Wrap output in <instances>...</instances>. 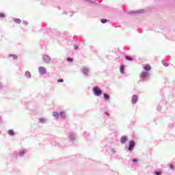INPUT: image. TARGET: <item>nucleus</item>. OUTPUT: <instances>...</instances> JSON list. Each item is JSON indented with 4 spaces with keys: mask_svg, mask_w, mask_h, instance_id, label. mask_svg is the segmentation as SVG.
Masks as SVG:
<instances>
[{
    "mask_svg": "<svg viewBox=\"0 0 175 175\" xmlns=\"http://www.w3.org/2000/svg\"><path fill=\"white\" fill-rule=\"evenodd\" d=\"M93 92L96 96H100L102 95V90L96 86L93 88Z\"/></svg>",
    "mask_w": 175,
    "mask_h": 175,
    "instance_id": "nucleus-1",
    "label": "nucleus"
},
{
    "mask_svg": "<svg viewBox=\"0 0 175 175\" xmlns=\"http://www.w3.org/2000/svg\"><path fill=\"white\" fill-rule=\"evenodd\" d=\"M42 61L45 64H49L51 61V58L50 57V56H49L47 55H44L42 56Z\"/></svg>",
    "mask_w": 175,
    "mask_h": 175,
    "instance_id": "nucleus-2",
    "label": "nucleus"
},
{
    "mask_svg": "<svg viewBox=\"0 0 175 175\" xmlns=\"http://www.w3.org/2000/svg\"><path fill=\"white\" fill-rule=\"evenodd\" d=\"M8 59H10V61H16L17 60V59L18 58V57L17 56V55H14V54H10L8 56Z\"/></svg>",
    "mask_w": 175,
    "mask_h": 175,
    "instance_id": "nucleus-3",
    "label": "nucleus"
},
{
    "mask_svg": "<svg viewBox=\"0 0 175 175\" xmlns=\"http://www.w3.org/2000/svg\"><path fill=\"white\" fill-rule=\"evenodd\" d=\"M129 150L133 151L135 148V141H130L129 144Z\"/></svg>",
    "mask_w": 175,
    "mask_h": 175,
    "instance_id": "nucleus-4",
    "label": "nucleus"
},
{
    "mask_svg": "<svg viewBox=\"0 0 175 175\" xmlns=\"http://www.w3.org/2000/svg\"><path fill=\"white\" fill-rule=\"evenodd\" d=\"M126 142H128V137L126 136H122L121 137V143L122 144H125V143H126Z\"/></svg>",
    "mask_w": 175,
    "mask_h": 175,
    "instance_id": "nucleus-5",
    "label": "nucleus"
},
{
    "mask_svg": "<svg viewBox=\"0 0 175 175\" xmlns=\"http://www.w3.org/2000/svg\"><path fill=\"white\" fill-rule=\"evenodd\" d=\"M39 72L41 73V75H44L46 73V68L44 67H40Z\"/></svg>",
    "mask_w": 175,
    "mask_h": 175,
    "instance_id": "nucleus-6",
    "label": "nucleus"
},
{
    "mask_svg": "<svg viewBox=\"0 0 175 175\" xmlns=\"http://www.w3.org/2000/svg\"><path fill=\"white\" fill-rule=\"evenodd\" d=\"M136 102H137V96L134 95L133 96L132 103H136Z\"/></svg>",
    "mask_w": 175,
    "mask_h": 175,
    "instance_id": "nucleus-7",
    "label": "nucleus"
},
{
    "mask_svg": "<svg viewBox=\"0 0 175 175\" xmlns=\"http://www.w3.org/2000/svg\"><path fill=\"white\" fill-rule=\"evenodd\" d=\"M53 117H55V118L58 119L59 117V113H58V112L55 111L53 113Z\"/></svg>",
    "mask_w": 175,
    "mask_h": 175,
    "instance_id": "nucleus-8",
    "label": "nucleus"
},
{
    "mask_svg": "<svg viewBox=\"0 0 175 175\" xmlns=\"http://www.w3.org/2000/svg\"><path fill=\"white\" fill-rule=\"evenodd\" d=\"M125 59H126V61H133L134 59L132 57L128 55L125 56Z\"/></svg>",
    "mask_w": 175,
    "mask_h": 175,
    "instance_id": "nucleus-9",
    "label": "nucleus"
},
{
    "mask_svg": "<svg viewBox=\"0 0 175 175\" xmlns=\"http://www.w3.org/2000/svg\"><path fill=\"white\" fill-rule=\"evenodd\" d=\"M147 76H148V73H147V72H142L141 74V77H142V79L147 77Z\"/></svg>",
    "mask_w": 175,
    "mask_h": 175,
    "instance_id": "nucleus-10",
    "label": "nucleus"
},
{
    "mask_svg": "<svg viewBox=\"0 0 175 175\" xmlns=\"http://www.w3.org/2000/svg\"><path fill=\"white\" fill-rule=\"evenodd\" d=\"M14 21L16 24H21V20L20 18H16Z\"/></svg>",
    "mask_w": 175,
    "mask_h": 175,
    "instance_id": "nucleus-11",
    "label": "nucleus"
},
{
    "mask_svg": "<svg viewBox=\"0 0 175 175\" xmlns=\"http://www.w3.org/2000/svg\"><path fill=\"white\" fill-rule=\"evenodd\" d=\"M59 114H60L61 117H62L63 118H65L66 117V113L64 111L60 112Z\"/></svg>",
    "mask_w": 175,
    "mask_h": 175,
    "instance_id": "nucleus-12",
    "label": "nucleus"
},
{
    "mask_svg": "<svg viewBox=\"0 0 175 175\" xmlns=\"http://www.w3.org/2000/svg\"><path fill=\"white\" fill-rule=\"evenodd\" d=\"M8 134L10 135V136H14V131L13 130H9L8 131Z\"/></svg>",
    "mask_w": 175,
    "mask_h": 175,
    "instance_id": "nucleus-13",
    "label": "nucleus"
},
{
    "mask_svg": "<svg viewBox=\"0 0 175 175\" xmlns=\"http://www.w3.org/2000/svg\"><path fill=\"white\" fill-rule=\"evenodd\" d=\"M6 17V14L0 12V18H5Z\"/></svg>",
    "mask_w": 175,
    "mask_h": 175,
    "instance_id": "nucleus-14",
    "label": "nucleus"
},
{
    "mask_svg": "<svg viewBox=\"0 0 175 175\" xmlns=\"http://www.w3.org/2000/svg\"><path fill=\"white\" fill-rule=\"evenodd\" d=\"M100 21L102 24H106V23H107V19H101Z\"/></svg>",
    "mask_w": 175,
    "mask_h": 175,
    "instance_id": "nucleus-15",
    "label": "nucleus"
},
{
    "mask_svg": "<svg viewBox=\"0 0 175 175\" xmlns=\"http://www.w3.org/2000/svg\"><path fill=\"white\" fill-rule=\"evenodd\" d=\"M162 64L163 66H169V64L166 63L165 61H162Z\"/></svg>",
    "mask_w": 175,
    "mask_h": 175,
    "instance_id": "nucleus-16",
    "label": "nucleus"
},
{
    "mask_svg": "<svg viewBox=\"0 0 175 175\" xmlns=\"http://www.w3.org/2000/svg\"><path fill=\"white\" fill-rule=\"evenodd\" d=\"M104 98L105 99H110V96H109V94H104Z\"/></svg>",
    "mask_w": 175,
    "mask_h": 175,
    "instance_id": "nucleus-17",
    "label": "nucleus"
},
{
    "mask_svg": "<svg viewBox=\"0 0 175 175\" xmlns=\"http://www.w3.org/2000/svg\"><path fill=\"white\" fill-rule=\"evenodd\" d=\"M66 60L68 62H73V59H72V57H68L66 59Z\"/></svg>",
    "mask_w": 175,
    "mask_h": 175,
    "instance_id": "nucleus-18",
    "label": "nucleus"
},
{
    "mask_svg": "<svg viewBox=\"0 0 175 175\" xmlns=\"http://www.w3.org/2000/svg\"><path fill=\"white\" fill-rule=\"evenodd\" d=\"M25 76H27V77H31V73L29 72H26Z\"/></svg>",
    "mask_w": 175,
    "mask_h": 175,
    "instance_id": "nucleus-19",
    "label": "nucleus"
},
{
    "mask_svg": "<svg viewBox=\"0 0 175 175\" xmlns=\"http://www.w3.org/2000/svg\"><path fill=\"white\" fill-rule=\"evenodd\" d=\"M151 69L150 66H145L144 67V70H150Z\"/></svg>",
    "mask_w": 175,
    "mask_h": 175,
    "instance_id": "nucleus-20",
    "label": "nucleus"
},
{
    "mask_svg": "<svg viewBox=\"0 0 175 175\" xmlns=\"http://www.w3.org/2000/svg\"><path fill=\"white\" fill-rule=\"evenodd\" d=\"M144 12V10H140L136 11V12H134V13H143Z\"/></svg>",
    "mask_w": 175,
    "mask_h": 175,
    "instance_id": "nucleus-21",
    "label": "nucleus"
},
{
    "mask_svg": "<svg viewBox=\"0 0 175 175\" xmlns=\"http://www.w3.org/2000/svg\"><path fill=\"white\" fill-rule=\"evenodd\" d=\"M124 67H122V66L120 67V72L121 73H124Z\"/></svg>",
    "mask_w": 175,
    "mask_h": 175,
    "instance_id": "nucleus-22",
    "label": "nucleus"
},
{
    "mask_svg": "<svg viewBox=\"0 0 175 175\" xmlns=\"http://www.w3.org/2000/svg\"><path fill=\"white\" fill-rule=\"evenodd\" d=\"M23 24H24V25H28V22H27V21H23Z\"/></svg>",
    "mask_w": 175,
    "mask_h": 175,
    "instance_id": "nucleus-23",
    "label": "nucleus"
},
{
    "mask_svg": "<svg viewBox=\"0 0 175 175\" xmlns=\"http://www.w3.org/2000/svg\"><path fill=\"white\" fill-rule=\"evenodd\" d=\"M57 83H64V79H58Z\"/></svg>",
    "mask_w": 175,
    "mask_h": 175,
    "instance_id": "nucleus-24",
    "label": "nucleus"
},
{
    "mask_svg": "<svg viewBox=\"0 0 175 175\" xmlns=\"http://www.w3.org/2000/svg\"><path fill=\"white\" fill-rule=\"evenodd\" d=\"M133 162H134V163H137V159H133Z\"/></svg>",
    "mask_w": 175,
    "mask_h": 175,
    "instance_id": "nucleus-25",
    "label": "nucleus"
},
{
    "mask_svg": "<svg viewBox=\"0 0 175 175\" xmlns=\"http://www.w3.org/2000/svg\"><path fill=\"white\" fill-rule=\"evenodd\" d=\"M79 49V46L77 45H75L74 50H77Z\"/></svg>",
    "mask_w": 175,
    "mask_h": 175,
    "instance_id": "nucleus-26",
    "label": "nucleus"
},
{
    "mask_svg": "<svg viewBox=\"0 0 175 175\" xmlns=\"http://www.w3.org/2000/svg\"><path fill=\"white\" fill-rule=\"evenodd\" d=\"M86 2H89L90 3H92V0H85Z\"/></svg>",
    "mask_w": 175,
    "mask_h": 175,
    "instance_id": "nucleus-27",
    "label": "nucleus"
},
{
    "mask_svg": "<svg viewBox=\"0 0 175 175\" xmlns=\"http://www.w3.org/2000/svg\"><path fill=\"white\" fill-rule=\"evenodd\" d=\"M40 122H44V119L43 118L40 119Z\"/></svg>",
    "mask_w": 175,
    "mask_h": 175,
    "instance_id": "nucleus-28",
    "label": "nucleus"
},
{
    "mask_svg": "<svg viewBox=\"0 0 175 175\" xmlns=\"http://www.w3.org/2000/svg\"><path fill=\"white\" fill-rule=\"evenodd\" d=\"M156 174H157V175H161V173L160 172H156Z\"/></svg>",
    "mask_w": 175,
    "mask_h": 175,
    "instance_id": "nucleus-29",
    "label": "nucleus"
},
{
    "mask_svg": "<svg viewBox=\"0 0 175 175\" xmlns=\"http://www.w3.org/2000/svg\"><path fill=\"white\" fill-rule=\"evenodd\" d=\"M171 169H174V167L173 165H170Z\"/></svg>",
    "mask_w": 175,
    "mask_h": 175,
    "instance_id": "nucleus-30",
    "label": "nucleus"
},
{
    "mask_svg": "<svg viewBox=\"0 0 175 175\" xmlns=\"http://www.w3.org/2000/svg\"><path fill=\"white\" fill-rule=\"evenodd\" d=\"M105 114H107V116H110V114L108 113H105Z\"/></svg>",
    "mask_w": 175,
    "mask_h": 175,
    "instance_id": "nucleus-31",
    "label": "nucleus"
},
{
    "mask_svg": "<svg viewBox=\"0 0 175 175\" xmlns=\"http://www.w3.org/2000/svg\"><path fill=\"white\" fill-rule=\"evenodd\" d=\"M145 66H150V65H148V64H146V65H145Z\"/></svg>",
    "mask_w": 175,
    "mask_h": 175,
    "instance_id": "nucleus-32",
    "label": "nucleus"
},
{
    "mask_svg": "<svg viewBox=\"0 0 175 175\" xmlns=\"http://www.w3.org/2000/svg\"><path fill=\"white\" fill-rule=\"evenodd\" d=\"M120 66H124V65H120Z\"/></svg>",
    "mask_w": 175,
    "mask_h": 175,
    "instance_id": "nucleus-33",
    "label": "nucleus"
}]
</instances>
